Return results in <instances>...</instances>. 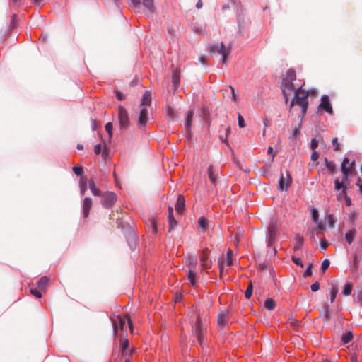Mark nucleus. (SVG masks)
I'll return each instance as SVG.
<instances>
[{"mask_svg":"<svg viewBox=\"0 0 362 362\" xmlns=\"http://www.w3.org/2000/svg\"><path fill=\"white\" fill-rule=\"evenodd\" d=\"M310 95V91L305 90L302 87L298 88L295 91V97L291 103V107L297 105L301 107L302 113L304 115L308 109V98Z\"/></svg>","mask_w":362,"mask_h":362,"instance_id":"1","label":"nucleus"},{"mask_svg":"<svg viewBox=\"0 0 362 362\" xmlns=\"http://www.w3.org/2000/svg\"><path fill=\"white\" fill-rule=\"evenodd\" d=\"M113 330L115 334H117L119 329L124 331L128 327L130 332H133V325L129 315H117L112 319Z\"/></svg>","mask_w":362,"mask_h":362,"instance_id":"2","label":"nucleus"},{"mask_svg":"<svg viewBox=\"0 0 362 362\" xmlns=\"http://www.w3.org/2000/svg\"><path fill=\"white\" fill-rule=\"evenodd\" d=\"M354 170V162H351L347 158H344L341 164L342 177L341 180H339V183L350 185L349 176L352 175Z\"/></svg>","mask_w":362,"mask_h":362,"instance_id":"3","label":"nucleus"},{"mask_svg":"<svg viewBox=\"0 0 362 362\" xmlns=\"http://www.w3.org/2000/svg\"><path fill=\"white\" fill-rule=\"evenodd\" d=\"M279 233V227L278 224L276 221H272L269 223L268 229H267V245L269 247L273 246L274 243L276 241L277 235Z\"/></svg>","mask_w":362,"mask_h":362,"instance_id":"4","label":"nucleus"},{"mask_svg":"<svg viewBox=\"0 0 362 362\" xmlns=\"http://www.w3.org/2000/svg\"><path fill=\"white\" fill-rule=\"evenodd\" d=\"M349 185H344L343 183H339V179L337 178L334 180V189L335 190L340 191L338 199L344 198L346 201V205L349 206L351 205V200L350 197L347 195L346 190Z\"/></svg>","mask_w":362,"mask_h":362,"instance_id":"5","label":"nucleus"},{"mask_svg":"<svg viewBox=\"0 0 362 362\" xmlns=\"http://www.w3.org/2000/svg\"><path fill=\"white\" fill-rule=\"evenodd\" d=\"M233 264V251L230 249H228L226 255V259H220L218 261V267L220 272V277L223 278L225 275V268L226 267H230Z\"/></svg>","mask_w":362,"mask_h":362,"instance_id":"6","label":"nucleus"},{"mask_svg":"<svg viewBox=\"0 0 362 362\" xmlns=\"http://www.w3.org/2000/svg\"><path fill=\"white\" fill-rule=\"evenodd\" d=\"M101 204L105 208H111L116 202L117 197L115 193L112 192H105L100 194Z\"/></svg>","mask_w":362,"mask_h":362,"instance_id":"7","label":"nucleus"},{"mask_svg":"<svg viewBox=\"0 0 362 362\" xmlns=\"http://www.w3.org/2000/svg\"><path fill=\"white\" fill-rule=\"evenodd\" d=\"M210 51L212 52H217L222 55V62L226 63L227 57L230 52V47L224 45L223 42L217 45H211L210 47Z\"/></svg>","mask_w":362,"mask_h":362,"instance_id":"8","label":"nucleus"},{"mask_svg":"<svg viewBox=\"0 0 362 362\" xmlns=\"http://www.w3.org/2000/svg\"><path fill=\"white\" fill-rule=\"evenodd\" d=\"M209 250L204 249L202 251L199 256L201 267L203 270H208L211 267V261L209 258Z\"/></svg>","mask_w":362,"mask_h":362,"instance_id":"9","label":"nucleus"},{"mask_svg":"<svg viewBox=\"0 0 362 362\" xmlns=\"http://www.w3.org/2000/svg\"><path fill=\"white\" fill-rule=\"evenodd\" d=\"M293 81H287L286 79L283 80L281 89L283 95L285 98L286 102L287 103L288 100V95L294 90L295 87L293 83Z\"/></svg>","mask_w":362,"mask_h":362,"instance_id":"10","label":"nucleus"},{"mask_svg":"<svg viewBox=\"0 0 362 362\" xmlns=\"http://www.w3.org/2000/svg\"><path fill=\"white\" fill-rule=\"evenodd\" d=\"M292 182L291 177L288 171L286 172L284 175L283 173L281 174V177L279 182V189L281 190H286L290 187Z\"/></svg>","mask_w":362,"mask_h":362,"instance_id":"11","label":"nucleus"},{"mask_svg":"<svg viewBox=\"0 0 362 362\" xmlns=\"http://www.w3.org/2000/svg\"><path fill=\"white\" fill-rule=\"evenodd\" d=\"M118 116L121 128H126L129 125V117L127 110L119 106L118 108Z\"/></svg>","mask_w":362,"mask_h":362,"instance_id":"12","label":"nucleus"},{"mask_svg":"<svg viewBox=\"0 0 362 362\" xmlns=\"http://www.w3.org/2000/svg\"><path fill=\"white\" fill-rule=\"evenodd\" d=\"M319 108L325 110L329 114L332 113V107L329 103V97L323 95L321 98V103L319 105Z\"/></svg>","mask_w":362,"mask_h":362,"instance_id":"13","label":"nucleus"},{"mask_svg":"<svg viewBox=\"0 0 362 362\" xmlns=\"http://www.w3.org/2000/svg\"><path fill=\"white\" fill-rule=\"evenodd\" d=\"M92 205H93L92 199L90 197H86L83 199L82 209H83V215L84 218H87L88 216L90 209L92 207Z\"/></svg>","mask_w":362,"mask_h":362,"instance_id":"14","label":"nucleus"},{"mask_svg":"<svg viewBox=\"0 0 362 362\" xmlns=\"http://www.w3.org/2000/svg\"><path fill=\"white\" fill-rule=\"evenodd\" d=\"M148 122V110L147 107H143L141 109L139 117V125L144 127Z\"/></svg>","mask_w":362,"mask_h":362,"instance_id":"15","label":"nucleus"},{"mask_svg":"<svg viewBox=\"0 0 362 362\" xmlns=\"http://www.w3.org/2000/svg\"><path fill=\"white\" fill-rule=\"evenodd\" d=\"M195 326L197 338L199 343L202 344L204 339V332L202 329L201 328V319L199 317L197 318Z\"/></svg>","mask_w":362,"mask_h":362,"instance_id":"16","label":"nucleus"},{"mask_svg":"<svg viewBox=\"0 0 362 362\" xmlns=\"http://www.w3.org/2000/svg\"><path fill=\"white\" fill-rule=\"evenodd\" d=\"M187 279L189 281L190 284L193 287L198 286V276L197 274L192 269H189L187 272Z\"/></svg>","mask_w":362,"mask_h":362,"instance_id":"17","label":"nucleus"},{"mask_svg":"<svg viewBox=\"0 0 362 362\" xmlns=\"http://www.w3.org/2000/svg\"><path fill=\"white\" fill-rule=\"evenodd\" d=\"M207 174L211 184L215 185L216 184L218 173L216 170L214 169L212 165L209 166L207 169Z\"/></svg>","mask_w":362,"mask_h":362,"instance_id":"18","label":"nucleus"},{"mask_svg":"<svg viewBox=\"0 0 362 362\" xmlns=\"http://www.w3.org/2000/svg\"><path fill=\"white\" fill-rule=\"evenodd\" d=\"M49 282V279L48 277L42 276L37 281V288L40 291L45 292Z\"/></svg>","mask_w":362,"mask_h":362,"instance_id":"19","label":"nucleus"},{"mask_svg":"<svg viewBox=\"0 0 362 362\" xmlns=\"http://www.w3.org/2000/svg\"><path fill=\"white\" fill-rule=\"evenodd\" d=\"M151 104V93L149 90H146L141 99V105L144 107L150 106Z\"/></svg>","mask_w":362,"mask_h":362,"instance_id":"20","label":"nucleus"},{"mask_svg":"<svg viewBox=\"0 0 362 362\" xmlns=\"http://www.w3.org/2000/svg\"><path fill=\"white\" fill-rule=\"evenodd\" d=\"M120 351L121 354L123 356H126L128 354V347H129V341L127 339H120ZM132 349L129 351L130 352Z\"/></svg>","mask_w":362,"mask_h":362,"instance_id":"21","label":"nucleus"},{"mask_svg":"<svg viewBox=\"0 0 362 362\" xmlns=\"http://www.w3.org/2000/svg\"><path fill=\"white\" fill-rule=\"evenodd\" d=\"M185 208V199L182 195H179L176 204H175V210L177 213L180 214L183 211Z\"/></svg>","mask_w":362,"mask_h":362,"instance_id":"22","label":"nucleus"},{"mask_svg":"<svg viewBox=\"0 0 362 362\" xmlns=\"http://www.w3.org/2000/svg\"><path fill=\"white\" fill-rule=\"evenodd\" d=\"M88 186L89 189H90L92 194L94 196H100V190L96 187L95 183L93 179H90L88 180Z\"/></svg>","mask_w":362,"mask_h":362,"instance_id":"23","label":"nucleus"},{"mask_svg":"<svg viewBox=\"0 0 362 362\" xmlns=\"http://www.w3.org/2000/svg\"><path fill=\"white\" fill-rule=\"evenodd\" d=\"M168 214L170 228L172 229L177 225V221L173 217V209L172 207L168 208Z\"/></svg>","mask_w":362,"mask_h":362,"instance_id":"24","label":"nucleus"},{"mask_svg":"<svg viewBox=\"0 0 362 362\" xmlns=\"http://www.w3.org/2000/svg\"><path fill=\"white\" fill-rule=\"evenodd\" d=\"M296 78V72L293 69H288L286 73V76L284 79L287 81H294Z\"/></svg>","mask_w":362,"mask_h":362,"instance_id":"25","label":"nucleus"},{"mask_svg":"<svg viewBox=\"0 0 362 362\" xmlns=\"http://www.w3.org/2000/svg\"><path fill=\"white\" fill-rule=\"evenodd\" d=\"M264 307L269 310H272L276 307V303L273 299L268 298L264 302Z\"/></svg>","mask_w":362,"mask_h":362,"instance_id":"26","label":"nucleus"},{"mask_svg":"<svg viewBox=\"0 0 362 362\" xmlns=\"http://www.w3.org/2000/svg\"><path fill=\"white\" fill-rule=\"evenodd\" d=\"M356 230L354 229L350 230L349 232L346 233L345 238L346 241L351 244L355 238Z\"/></svg>","mask_w":362,"mask_h":362,"instance_id":"27","label":"nucleus"},{"mask_svg":"<svg viewBox=\"0 0 362 362\" xmlns=\"http://www.w3.org/2000/svg\"><path fill=\"white\" fill-rule=\"evenodd\" d=\"M143 4L150 12H154L153 0H144Z\"/></svg>","mask_w":362,"mask_h":362,"instance_id":"28","label":"nucleus"},{"mask_svg":"<svg viewBox=\"0 0 362 362\" xmlns=\"http://www.w3.org/2000/svg\"><path fill=\"white\" fill-rule=\"evenodd\" d=\"M87 189V182L84 177L80 179V191L81 194H84Z\"/></svg>","mask_w":362,"mask_h":362,"instance_id":"29","label":"nucleus"},{"mask_svg":"<svg viewBox=\"0 0 362 362\" xmlns=\"http://www.w3.org/2000/svg\"><path fill=\"white\" fill-rule=\"evenodd\" d=\"M208 226L207 219L204 217H201L198 221V227L199 229L205 230Z\"/></svg>","mask_w":362,"mask_h":362,"instance_id":"30","label":"nucleus"},{"mask_svg":"<svg viewBox=\"0 0 362 362\" xmlns=\"http://www.w3.org/2000/svg\"><path fill=\"white\" fill-rule=\"evenodd\" d=\"M193 118V112L192 111H188L186 115V127L188 129L191 127L192 125V121Z\"/></svg>","mask_w":362,"mask_h":362,"instance_id":"31","label":"nucleus"},{"mask_svg":"<svg viewBox=\"0 0 362 362\" xmlns=\"http://www.w3.org/2000/svg\"><path fill=\"white\" fill-rule=\"evenodd\" d=\"M316 225H317L316 228H315L316 234L317 235L322 234L325 229V225L321 221H319L318 223H316Z\"/></svg>","mask_w":362,"mask_h":362,"instance_id":"32","label":"nucleus"},{"mask_svg":"<svg viewBox=\"0 0 362 362\" xmlns=\"http://www.w3.org/2000/svg\"><path fill=\"white\" fill-rule=\"evenodd\" d=\"M296 245L294 247V250H298L300 248H301V247L303 245V242H304L303 237L300 236V235L297 236L296 238Z\"/></svg>","mask_w":362,"mask_h":362,"instance_id":"33","label":"nucleus"},{"mask_svg":"<svg viewBox=\"0 0 362 362\" xmlns=\"http://www.w3.org/2000/svg\"><path fill=\"white\" fill-rule=\"evenodd\" d=\"M351 291H352V285L350 283H346L344 287V289H343V294L344 296H349L351 294Z\"/></svg>","mask_w":362,"mask_h":362,"instance_id":"34","label":"nucleus"},{"mask_svg":"<svg viewBox=\"0 0 362 362\" xmlns=\"http://www.w3.org/2000/svg\"><path fill=\"white\" fill-rule=\"evenodd\" d=\"M311 214H312V218H313V221L315 223H318V222H319V214H318L317 209H315V208H313L312 210H311Z\"/></svg>","mask_w":362,"mask_h":362,"instance_id":"35","label":"nucleus"},{"mask_svg":"<svg viewBox=\"0 0 362 362\" xmlns=\"http://www.w3.org/2000/svg\"><path fill=\"white\" fill-rule=\"evenodd\" d=\"M353 338V335L351 332L346 333L343 334L341 340L343 344H347L349 343Z\"/></svg>","mask_w":362,"mask_h":362,"instance_id":"36","label":"nucleus"},{"mask_svg":"<svg viewBox=\"0 0 362 362\" xmlns=\"http://www.w3.org/2000/svg\"><path fill=\"white\" fill-rule=\"evenodd\" d=\"M252 284L250 282V284L247 286V288L245 291V296L247 299H250L252 294Z\"/></svg>","mask_w":362,"mask_h":362,"instance_id":"37","label":"nucleus"},{"mask_svg":"<svg viewBox=\"0 0 362 362\" xmlns=\"http://www.w3.org/2000/svg\"><path fill=\"white\" fill-rule=\"evenodd\" d=\"M30 293L33 296L37 298H42V291H40L38 288H31Z\"/></svg>","mask_w":362,"mask_h":362,"instance_id":"38","label":"nucleus"},{"mask_svg":"<svg viewBox=\"0 0 362 362\" xmlns=\"http://www.w3.org/2000/svg\"><path fill=\"white\" fill-rule=\"evenodd\" d=\"M227 322L226 316L224 315H220L218 318V323L220 326H224Z\"/></svg>","mask_w":362,"mask_h":362,"instance_id":"39","label":"nucleus"},{"mask_svg":"<svg viewBox=\"0 0 362 362\" xmlns=\"http://www.w3.org/2000/svg\"><path fill=\"white\" fill-rule=\"evenodd\" d=\"M327 223H328V225L329 227H333L334 226V223H335V219H334V217L332 214H329L327 216Z\"/></svg>","mask_w":362,"mask_h":362,"instance_id":"40","label":"nucleus"},{"mask_svg":"<svg viewBox=\"0 0 362 362\" xmlns=\"http://www.w3.org/2000/svg\"><path fill=\"white\" fill-rule=\"evenodd\" d=\"M326 167L330 170V172L333 173L335 170V165L333 162L329 161L325 159Z\"/></svg>","mask_w":362,"mask_h":362,"instance_id":"41","label":"nucleus"},{"mask_svg":"<svg viewBox=\"0 0 362 362\" xmlns=\"http://www.w3.org/2000/svg\"><path fill=\"white\" fill-rule=\"evenodd\" d=\"M318 144H319V140H317L315 138L312 139L311 142H310V148L312 150L315 151L317 148Z\"/></svg>","mask_w":362,"mask_h":362,"instance_id":"42","label":"nucleus"},{"mask_svg":"<svg viewBox=\"0 0 362 362\" xmlns=\"http://www.w3.org/2000/svg\"><path fill=\"white\" fill-rule=\"evenodd\" d=\"M73 171L76 175H81L83 173V170L80 166H74Z\"/></svg>","mask_w":362,"mask_h":362,"instance_id":"43","label":"nucleus"},{"mask_svg":"<svg viewBox=\"0 0 362 362\" xmlns=\"http://www.w3.org/2000/svg\"><path fill=\"white\" fill-rule=\"evenodd\" d=\"M334 151H339L340 148V144L338 142L337 138H333L332 141Z\"/></svg>","mask_w":362,"mask_h":362,"instance_id":"44","label":"nucleus"},{"mask_svg":"<svg viewBox=\"0 0 362 362\" xmlns=\"http://www.w3.org/2000/svg\"><path fill=\"white\" fill-rule=\"evenodd\" d=\"M166 112L168 117L171 118H174L175 117V111L173 107L168 106L166 108Z\"/></svg>","mask_w":362,"mask_h":362,"instance_id":"45","label":"nucleus"},{"mask_svg":"<svg viewBox=\"0 0 362 362\" xmlns=\"http://www.w3.org/2000/svg\"><path fill=\"white\" fill-rule=\"evenodd\" d=\"M112 128H113V127H112V124L111 122H108L105 124V130L108 133L110 137L112 136Z\"/></svg>","mask_w":362,"mask_h":362,"instance_id":"46","label":"nucleus"},{"mask_svg":"<svg viewBox=\"0 0 362 362\" xmlns=\"http://www.w3.org/2000/svg\"><path fill=\"white\" fill-rule=\"evenodd\" d=\"M338 289L336 287H333L331 290V302H334V299L336 298V296L337 295Z\"/></svg>","mask_w":362,"mask_h":362,"instance_id":"47","label":"nucleus"},{"mask_svg":"<svg viewBox=\"0 0 362 362\" xmlns=\"http://www.w3.org/2000/svg\"><path fill=\"white\" fill-rule=\"evenodd\" d=\"M329 261L328 259H325L322 263V265H321V269L322 272H325V270H327L328 269V267H329Z\"/></svg>","mask_w":362,"mask_h":362,"instance_id":"48","label":"nucleus"},{"mask_svg":"<svg viewBox=\"0 0 362 362\" xmlns=\"http://www.w3.org/2000/svg\"><path fill=\"white\" fill-rule=\"evenodd\" d=\"M238 126L240 128L245 127V121H244V119H243V117H242V115L240 114H238Z\"/></svg>","mask_w":362,"mask_h":362,"instance_id":"49","label":"nucleus"},{"mask_svg":"<svg viewBox=\"0 0 362 362\" xmlns=\"http://www.w3.org/2000/svg\"><path fill=\"white\" fill-rule=\"evenodd\" d=\"M263 123H264V129L263 130V135H264L265 132H266V128L268 127L270 124V120L267 117H264Z\"/></svg>","mask_w":362,"mask_h":362,"instance_id":"50","label":"nucleus"},{"mask_svg":"<svg viewBox=\"0 0 362 362\" xmlns=\"http://www.w3.org/2000/svg\"><path fill=\"white\" fill-rule=\"evenodd\" d=\"M102 148H103L102 144H99L95 145L94 146V153L96 155L100 154L101 153V151H102Z\"/></svg>","mask_w":362,"mask_h":362,"instance_id":"51","label":"nucleus"},{"mask_svg":"<svg viewBox=\"0 0 362 362\" xmlns=\"http://www.w3.org/2000/svg\"><path fill=\"white\" fill-rule=\"evenodd\" d=\"M151 228H152V231L153 233H157V223H156V221L155 219H151Z\"/></svg>","mask_w":362,"mask_h":362,"instance_id":"52","label":"nucleus"},{"mask_svg":"<svg viewBox=\"0 0 362 362\" xmlns=\"http://www.w3.org/2000/svg\"><path fill=\"white\" fill-rule=\"evenodd\" d=\"M310 158L311 160L316 162L319 158V153L317 151H314L311 154Z\"/></svg>","mask_w":362,"mask_h":362,"instance_id":"53","label":"nucleus"},{"mask_svg":"<svg viewBox=\"0 0 362 362\" xmlns=\"http://www.w3.org/2000/svg\"><path fill=\"white\" fill-rule=\"evenodd\" d=\"M310 288L312 290V291H317L319 290L320 288V284L318 282H315L313 283L311 286H310Z\"/></svg>","mask_w":362,"mask_h":362,"instance_id":"54","label":"nucleus"},{"mask_svg":"<svg viewBox=\"0 0 362 362\" xmlns=\"http://www.w3.org/2000/svg\"><path fill=\"white\" fill-rule=\"evenodd\" d=\"M328 243L327 241L325 240V239H322L321 241H320V245H321V247L323 249V250H326L327 247H328Z\"/></svg>","mask_w":362,"mask_h":362,"instance_id":"55","label":"nucleus"},{"mask_svg":"<svg viewBox=\"0 0 362 362\" xmlns=\"http://www.w3.org/2000/svg\"><path fill=\"white\" fill-rule=\"evenodd\" d=\"M230 88L231 90V94H232V100L233 102H236L237 101V95L235 93V89L233 86H230Z\"/></svg>","mask_w":362,"mask_h":362,"instance_id":"56","label":"nucleus"},{"mask_svg":"<svg viewBox=\"0 0 362 362\" xmlns=\"http://www.w3.org/2000/svg\"><path fill=\"white\" fill-rule=\"evenodd\" d=\"M267 153H268L269 155H271V156H272V161H273V160H274V157H275V153H274V151H273V148H272V147L269 146V147L268 148V149H267Z\"/></svg>","mask_w":362,"mask_h":362,"instance_id":"57","label":"nucleus"},{"mask_svg":"<svg viewBox=\"0 0 362 362\" xmlns=\"http://www.w3.org/2000/svg\"><path fill=\"white\" fill-rule=\"evenodd\" d=\"M116 95H117V98L119 100H122L124 99V96L123 95V94L119 92V91H117L116 92Z\"/></svg>","mask_w":362,"mask_h":362,"instance_id":"58","label":"nucleus"},{"mask_svg":"<svg viewBox=\"0 0 362 362\" xmlns=\"http://www.w3.org/2000/svg\"><path fill=\"white\" fill-rule=\"evenodd\" d=\"M131 1H132V5L135 7H139L141 4L140 0H131Z\"/></svg>","mask_w":362,"mask_h":362,"instance_id":"59","label":"nucleus"},{"mask_svg":"<svg viewBox=\"0 0 362 362\" xmlns=\"http://www.w3.org/2000/svg\"><path fill=\"white\" fill-rule=\"evenodd\" d=\"M312 274L311 269L309 267L306 269V271L304 273V276H310Z\"/></svg>","mask_w":362,"mask_h":362,"instance_id":"60","label":"nucleus"},{"mask_svg":"<svg viewBox=\"0 0 362 362\" xmlns=\"http://www.w3.org/2000/svg\"><path fill=\"white\" fill-rule=\"evenodd\" d=\"M132 353H133V349H132V350L130 351L129 354V356L128 358H127L124 361V362H130V358L132 357Z\"/></svg>","mask_w":362,"mask_h":362,"instance_id":"61","label":"nucleus"},{"mask_svg":"<svg viewBox=\"0 0 362 362\" xmlns=\"http://www.w3.org/2000/svg\"><path fill=\"white\" fill-rule=\"evenodd\" d=\"M357 185L359 187L361 192L362 193V180H358Z\"/></svg>","mask_w":362,"mask_h":362,"instance_id":"62","label":"nucleus"},{"mask_svg":"<svg viewBox=\"0 0 362 362\" xmlns=\"http://www.w3.org/2000/svg\"><path fill=\"white\" fill-rule=\"evenodd\" d=\"M196 6H197V8H199H199H201L202 7V1H201V0H199V1L197 2V4Z\"/></svg>","mask_w":362,"mask_h":362,"instance_id":"63","label":"nucleus"},{"mask_svg":"<svg viewBox=\"0 0 362 362\" xmlns=\"http://www.w3.org/2000/svg\"><path fill=\"white\" fill-rule=\"evenodd\" d=\"M358 300L362 301V291H360V293H358Z\"/></svg>","mask_w":362,"mask_h":362,"instance_id":"64","label":"nucleus"}]
</instances>
